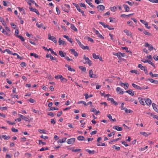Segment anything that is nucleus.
Listing matches in <instances>:
<instances>
[{"label":"nucleus","instance_id":"56","mask_svg":"<svg viewBox=\"0 0 158 158\" xmlns=\"http://www.w3.org/2000/svg\"><path fill=\"white\" fill-rule=\"evenodd\" d=\"M126 3H128L130 6H132L134 4V3L131 2L129 1H126L125 2Z\"/></svg>","mask_w":158,"mask_h":158},{"label":"nucleus","instance_id":"25","mask_svg":"<svg viewBox=\"0 0 158 158\" xmlns=\"http://www.w3.org/2000/svg\"><path fill=\"white\" fill-rule=\"evenodd\" d=\"M148 80L151 83L156 84H158V81L155 80L151 78L149 79Z\"/></svg>","mask_w":158,"mask_h":158},{"label":"nucleus","instance_id":"40","mask_svg":"<svg viewBox=\"0 0 158 158\" xmlns=\"http://www.w3.org/2000/svg\"><path fill=\"white\" fill-rule=\"evenodd\" d=\"M112 148L117 150H119L120 148L119 147H117L115 145H114L112 146Z\"/></svg>","mask_w":158,"mask_h":158},{"label":"nucleus","instance_id":"12","mask_svg":"<svg viewBox=\"0 0 158 158\" xmlns=\"http://www.w3.org/2000/svg\"><path fill=\"white\" fill-rule=\"evenodd\" d=\"M145 102L146 103V104L148 106H150L151 105L152 101L149 98H145Z\"/></svg>","mask_w":158,"mask_h":158},{"label":"nucleus","instance_id":"30","mask_svg":"<svg viewBox=\"0 0 158 158\" xmlns=\"http://www.w3.org/2000/svg\"><path fill=\"white\" fill-rule=\"evenodd\" d=\"M2 137L5 140H7L9 139L10 138V136H7L6 135H2Z\"/></svg>","mask_w":158,"mask_h":158},{"label":"nucleus","instance_id":"59","mask_svg":"<svg viewBox=\"0 0 158 158\" xmlns=\"http://www.w3.org/2000/svg\"><path fill=\"white\" fill-rule=\"evenodd\" d=\"M68 69L69 71H75V70L74 69L72 68L70 66H69V67H68Z\"/></svg>","mask_w":158,"mask_h":158},{"label":"nucleus","instance_id":"14","mask_svg":"<svg viewBox=\"0 0 158 158\" xmlns=\"http://www.w3.org/2000/svg\"><path fill=\"white\" fill-rule=\"evenodd\" d=\"M95 33L97 35V36L102 39H104V37L97 30H95Z\"/></svg>","mask_w":158,"mask_h":158},{"label":"nucleus","instance_id":"16","mask_svg":"<svg viewBox=\"0 0 158 158\" xmlns=\"http://www.w3.org/2000/svg\"><path fill=\"white\" fill-rule=\"evenodd\" d=\"M18 115L19 116H20L21 118L24 120L25 121H29V119L27 117H25L21 114H19Z\"/></svg>","mask_w":158,"mask_h":158},{"label":"nucleus","instance_id":"51","mask_svg":"<svg viewBox=\"0 0 158 158\" xmlns=\"http://www.w3.org/2000/svg\"><path fill=\"white\" fill-rule=\"evenodd\" d=\"M40 138L44 139H48V136H44L43 135H41Z\"/></svg>","mask_w":158,"mask_h":158},{"label":"nucleus","instance_id":"47","mask_svg":"<svg viewBox=\"0 0 158 158\" xmlns=\"http://www.w3.org/2000/svg\"><path fill=\"white\" fill-rule=\"evenodd\" d=\"M7 109V107L6 106L2 107L0 106V110L3 111L4 110H6Z\"/></svg>","mask_w":158,"mask_h":158},{"label":"nucleus","instance_id":"15","mask_svg":"<svg viewBox=\"0 0 158 158\" xmlns=\"http://www.w3.org/2000/svg\"><path fill=\"white\" fill-rule=\"evenodd\" d=\"M58 43L60 45H66L65 42L64 40H62L60 38H59Z\"/></svg>","mask_w":158,"mask_h":158},{"label":"nucleus","instance_id":"48","mask_svg":"<svg viewBox=\"0 0 158 158\" xmlns=\"http://www.w3.org/2000/svg\"><path fill=\"white\" fill-rule=\"evenodd\" d=\"M99 23L100 24L102 25L104 28L106 27V26L108 25L107 24H105L103 23L102 22H99Z\"/></svg>","mask_w":158,"mask_h":158},{"label":"nucleus","instance_id":"20","mask_svg":"<svg viewBox=\"0 0 158 158\" xmlns=\"http://www.w3.org/2000/svg\"><path fill=\"white\" fill-rule=\"evenodd\" d=\"M138 99L139 101L141 104L143 105H145L143 98L139 97L138 98Z\"/></svg>","mask_w":158,"mask_h":158},{"label":"nucleus","instance_id":"58","mask_svg":"<svg viewBox=\"0 0 158 158\" xmlns=\"http://www.w3.org/2000/svg\"><path fill=\"white\" fill-rule=\"evenodd\" d=\"M5 51L6 52H7L8 54H12V51H10L8 49H5Z\"/></svg>","mask_w":158,"mask_h":158},{"label":"nucleus","instance_id":"60","mask_svg":"<svg viewBox=\"0 0 158 158\" xmlns=\"http://www.w3.org/2000/svg\"><path fill=\"white\" fill-rule=\"evenodd\" d=\"M125 110V112L127 113H131L132 112V111L131 110H127L126 108H125V110Z\"/></svg>","mask_w":158,"mask_h":158},{"label":"nucleus","instance_id":"13","mask_svg":"<svg viewBox=\"0 0 158 158\" xmlns=\"http://www.w3.org/2000/svg\"><path fill=\"white\" fill-rule=\"evenodd\" d=\"M113 55H114L117 56L119 59L120 60H123V58H122L121 57H120V55H120V52H118L117 53L113 52Z\"/></svg>","mask_w":158,"mask_h":158},{"label":"nucleus","instance_id":"44","mask_svg":"<svg viewBox=\"0 0 158 158\" xmlns=\"http://www.w3.org/2000/svg\"><path fill=\"white\" fill-rule=\"evenodd\" d=\"M36 26L37 27L39 28H41V27H42L43 24L42 23H41L40 24H39L38 23H36Z\"/></svg>","mask_w":158,"mask_h":158},{"label":"nucleus","instance_id":"35","mask_svg":"<svg viewBox=\"0 0 158 158\" xmlns=\"http://www.w3.org/2000/svg\"><path fill=\"white\" fill-rule=\"evenodd\" d=\"M59 53L61 57H63L65 56V55L62 51H59Z\"/></svg>","mask_w":158,"mask_h":158},{"label":"nucleus","instance_id":"57","mask_svg":"<svg viewBox=\"0 0 158 158\" xmlns=\"http://www.w3.org/2000/svg\"><path fill=\"white\" fill-rule=\"evenodd\" d=\"M48 115L51 116L52 117L54 116V114L52 112H48Z\"/></svg>","mask_w":158,"mask_h":158},{"label":"nucleus","instance_id":"27","mask_svg":"<svg viewBox=\"0 0 158 158\" xmlns=\"http://www.w3.org/2000/svg\"><path fill=\"white\" fill-rule=\"evenodd\" d=\"M71 28L74 31H77V29L75 27L74 25L73 24H71Z\"/></svg>","mask_w":158,"mask_h":158},{"label":"nucleus","instance_id":"5","mask_svg":"<svg viewBox=\"0 0 158 158\" xmlns=\"http://www.w3.org/2000/svg\"><path fill=\"white\" fill-rule=\"evenodd\" d=\"M140 21L141 23H142L143 24H144L145 25V27L146 28H147L148 29L150 28L151 27L150 26H149V27L148 26V24L147 22L143 20H142V19L140 20Z\"/></svg>","mask_w":158,"mask_h":158},{"label":"nucleus","instance_id":"18","mask_svg":"<svg viewBox=\"0 0 158 158\" xmlns=\"http://www.w3.org/2000/svg\"><path fill=\"white\" fill-rule=\"evenodd\" d=\"M123 6L125 11L128 12L130 11V7L127 5L124 4L123 5Z\"/></svg>","mask_w":158,"mask_h":158},{"label":"nucleus","instance_id":"23","mask_svg":"<svg viewBox=\"0 0 158 158\" xmlns=\"http://www.w3.org/2000/svg\"><path fill=\"white\" fill-rule=\"evenodd\" d=\"M70 51L75 56H78L77 52L75 51L74 49H71Z\"/></svg>","mask_w":158,"mask_h":158},{"label":"nucleus","instance_id":"54","mask_svg":"<svg viewBox=\"0 0 158 158\" xmlns=\"http://www.w3.org/2000/svg\"><path fill=\"white\" fill-rule=\"evenodd\" d=\"M38 131L41 133H45V131L44 130L39 129Z\"/></svg>","mask_w":158,"mask_h":158},{"label":"nucleus","instance_id":"24","mask_svg":"<svg viewBox=\"0 0 158 158\" xmlns=\"http://www.w3.org/2000/svg\"><path fill=\"white\" fill-rule=\"evenodd\" d=\"M124 32L128 36H130L131 35V33L130 31L128 30H124Z\"/></svg>","mask_w":158,"mask_h":158},{"label":"nucleus","instance_id":"22","mask_svg":"<svg viewBox=\"0 0 158 158\" xmlns=\"http://www.w3.org/2000/svg\"><path fill=\"white\" fill-rule=\"evenodd\" d=\"M63 36L65 38L69 41L71 43H72L73 42V40L70 38H69V37L66 35H64Z\"/></svg>","mask_w":158,"mask_h":158},{"label":"nucleus","instance_id":"36","mask_svg":"<svg viewBox=\"0 0 158 158\" xmlns=\"http://www.w3.org/2000/svg\"><path fill=\"white\" fill-rule=\"evenodd\" d=\"M99 56V55H97L95 53L93 54V58L95 59H98Z\"/></svg>","mask_w":158,"mask_h":158},{"label":"nucleus","instance_id":"62","mask_svg":"<svg viewBox=\"0 0 158 158\" xmlns=\"http://www.w3.org/2000/svg\"><path fill=\"white\" fill-rule=\"evenodd\" d=\"M120 57H121V56L123 57H125L126 56L125 54L124 53H122L120 52Z\"/></svg>","mask_w":158,"mask_h":158},{"label":"nucleus","instance_id":"28","mask_svg":"<svg viewBox=\"0 0 158 158\" xmlns=\"http://www.w3.org/2000/svg\"><path fill=\"white\" fill-rule=\"evenodd\" d=\"M66 139V138L64 139H62L59 140L58 141V143H63L65 142Z\"/></svg>","mask_w":158,"mask_h":158},{"label":"nucleus","instance_id":"31","mask_svg":"<svg viewBox=\"0 0 158 158\" xmlns=\"http://www.w3.org/2000/svg\"><path fill=\"white\" fill-rule=\"evenodd\" d=\"M86 151L88 152L89 154H94L95 153V151L94 150L91 151L89 149L85 150Z\"/></svg>","mask_w":158,"mask_h":158},{"label":"nucleus","instance_id":"26","mask_svg":"<svg viewBox=\"0 0 158 158\" xmlns=\"http://www.w3.org/2000/svg\"><path fill=\"white\" fill-rule=\"evenodd\" d=\"M77 139L79 141L85 140V138L84 137L81 136H78L77 137Z\"/></svg>","mask_w":158,"mask_h":158},{"label":"nucleus","instance_id":"63","mask_svg":"<svg viewBox=\"0 0 158 158\" xmlns=\"http://www.w3.org/2000/svg\"><path fill=\"white\" fill-rule=\"evenodd\" d=\"M11 131L14 132H17L18 131V130L17 129H15V128H12L11 129Z\"/></svg>","mask_w":158,"mask_h":158},{"label":"nucleus","instance_id":"11","mask_svg":"<svg viewBox=\"0 0 158 158\" xmlns=\"http://www.w3.org/2000/svg\"><path fill=\"white\" fill-rule=\"evenodd\" d=\"M152 105L155 111L158 113V106L154 103H152Z\"/></svg>","mask_w":158,"mask_h":158},{"label":"nucleus","instance_id":"41","mask_svg":"<svg viewBox=\"0 0 158 158\" xmlns=\"http://www.w3.org/2000/svg\"><path fill=\"white\" fill-rule=\"evenodd\" d=\"M140 134L143 135L145 137H148L149 135L145 132H140Z\"/></svg>","mask_w":158,"mask_h":158},{"label":"nucleus","instance_id":"2","mask_svg":"<svg viewBox=\"0 0 158 158\" xmlns=\"http://www.w3.org/2000/svg\"><path fill=\"white\" fill-rule=\"evenodd\" d=\"M55 78L57 79H60L61 81L63 82H66L67 81V80L66 78L63 77L61 75L56 76Z\"/></svg>","mask_w":158,"mask_h":158},{"label":"nucleus","instance_id":"43","mask_svg":"<svg viewBox=\"0 0 158 158\" xmlns=\"http://www.w3.org/2000/svg\"><path fill=\"white\" fill-rule=\"evenodd\" d=\"M143 33L146 35H151V34L149 33V32H148L146 30H144L143 31Z\"/></svg>","mask_w":158,"mask_h":158},{"label":"nucleus","instance_id":"42","mask_svg":"<svg viewBox=\"0 0 158 158\" xmlns=\"http://www.w3.org/2000/svg\"><path fill=\"white\" fill-rule=\"evenodd\" d=\"M130 72L131 73H135L136 74H139L138 71L136 70H131Z\"/></svg>","mask_w":158,"mask_h":158},{"label":"nucleus","instance_id":"33","mask_svg":"<svg viewBox=\"0 0 158 158\" xmlns=\"http://www.w3.org/2000/svg\"><path fill=\"white\" fill-rule=\"evenodd\" d=\"M1 22H2V24L4 26L6 27L7 26L6 23L5 22V20L3 18H2L1 20Z\"/></svg>","mask_w":158,"mask_h":158},{"label":"nucleus","instance_id":"10","mask_svg":"<svg viewBox=\"0 0 158 158\" xmlns=\"http://www.w3.org/2000/svg\"><path fill=\"white\" fill-rule=\"evenodd\" d=\"M98 11H102L105 9V6L103 5H99L97 6Z\"/></svg>","mask_w":158,"mask_h":158},{"label":"nucleus","instance_id":"3","mask_svg":"<svg viewBox=\"0 0 158 158\" xmlns=\"http://www.w3.org/2000/svg\"><path fill=\"white\" fill-rule=\"evenodd\" d=\"M145 46L146 47H148V49L150 51H152L153 49L156 50V49L154 48L151 44H149L147 42H146L145 43Z\"/></svg>","mask_w":158,"mask_h":158},{"label":"nucleus","instance_id":"19","mask_svg":"<svg viewBox=\"0 0 158 158\" xmlns=\"http://www.w3.org/2000/svg\"><path fill=\"white\" fill-rule=\"evenodd\" d=\"M126 93H128L130 95L133 96L134 95L135 93L132 91L131 89H129L125 92Z\"/></svg>","mask_w":158,"mask_h":158},{"label":"nucleus","instance_id":"53","mask_svg":"<svg viewBox=\"0 0 158 158\" xmlns=\"http://www.w3.org/2000/svg\"><path fill=\"white\" fill-rule=\"evenodd\" d=\"M97 145L98 146H105V144L104 143H98L97 144Z\"/></svg>","mask_w":158,"mask_h":158},{"label":"nucleus","instance_id":"4","mask_svg":"<svg viewBox=\"0 0 158 158\" xmlns=\"http://www.w3.org/2000/svg\"><path fill=\"white\" fill-rule=\"evenodd\" d=\"M48 39L49 40L52 41L55 43H56L57 42V40L56 38L53 36H51L50 33H49L48 34Z\"/></svg>","mask_w":158,"mask_h":158},{"label":"nucleus","instance_id":"38","mask_svg":"<svg viewBox=\"0 0 158 158\" xmlns=\"http://www.w3.org/2000/svg\"><path fill=\"white\" fill-rule=\"evenodd\" d=\"M79 68L81 69L82 71L85 72L86 70V68L85 67L80 66L79 67Z\"/></svg>","mask_w":158,"mask_h":158},{"label":"nucleus","instance_id":"52","mask_svg":"<svg viewBox=\"0 0 158 158\" xmlns=\"http://www.w3.org/2000/svg\"><path fill=\"white\" fill-rule=\"evenodd\" d=\"M122 49H123L125 50L127 52H129L130 51L129 50H128V48L127 47H122Z\"/></svg>","mask_w":158,"mask_h":158},{"label":"nucleus","instance_id":"55","mask_svg":"<svg viewBox=\"0 0 158 158\" xmlns=\"http://www.w3.org/2000/svg\"><path fill=\"white\" fill-rule=\"evenodd\" d=\"M115 132L113 131V132H112L111 133H110V134H108V136L109 137H111L112 136V135H115Z\"/></svg>","mask_w":158,"mask_h":158},{"label":"nucleus","instance_id":"8","mask_svg":"<svg viewBox=\"0 0 158 158\" xmlns=\"http://www.w3.org/2000/svg\"><path fill=\"white\" fill-rule=\"evenodd\" d=\"M116 91L119 94H123L124 93V91H123V89L121 88L118 87L116 88Z\"/></svg>","mask_w":158,"mask_h":158},{"label":"nucleus","instance_id":"21","mask_svg":"<svg viewBox=\"0 0 158 158\" xmlns=\"http://www.w3.org/2000/svg\"><path fill=\"white\" fill-rule=\"evenodd\" d=\"M132 86L135 89L139 90H140L142 89V88L139 86L137 85L134 83H132Z\"/></svg>","mask_w":158,"mask_h":158},{"label":"nucleus","instance_id":"49","mask_svg":"<svg viewBox=\"0 0 158 158\" xmlns=\"http://www.w3.org/2000/svg\"><path fill=\"white\" fill-rule=\"evenodd\" d=\"M77 103L78 104L83 103L85 106H87V103H86V102H85L83 101H80V102H79Z\"/></svg>","mask_w":158,"mask_h":158},{"label":"nucleus","instance_id":"61","mask_svg":"<svg viewBox=\"0 0 158 158\" xmlns=\"http://www.w3.org/2000/svg\"><path fill=\"white\" fill-rule=\"evenodd\" d=\"M127 23L128 24H129L130 26H132L133 27H134L133 26V23L132 21H129L127 22Z\"/></svg>","mask_w":158,"mask_h":158},{"label":"nucleus","instance_id":"7","mask_svg":"<svg viewBox=\"0 0 158 158\" xmlns=\"http://www.w3.org/2000/svg\"><path fill=\"white\" fill-rule=\"evenodd\" d=\"M43 48L45 50H47L48 51H50L51 52V53L52 54H53L55 55L56 56H57L56 53V52H54L53 51V50H52L51 48H49L48 49L47 48H46L44 47H43Z\"/></svg>","mask_w":158,"mask_h":158},{"label":"nucleus","instance_id":"9","mask_svg":"<svg viewBox=\"0 0 158 158\" xmlns=\"http://www.w3.org/2000/svg\"><path fill=\"white\" fill-rule=\"evenodd\" d=\"M75 139L74 138H72L68 139L67 141V143L69 144H73L75 141Z\"/></svg>","mask_w":158,"mask_h":158},{"label":"nucleus","instance_id":"46","mask_svg":"<svg viewBox=\"0 0 158 158\" xmlns=\"http://www.w3.org/2000/svg\"><path fill=\"white\" fill-rule=\"evenodd\" d=\"M17 37L19 39H20L22 41H24L25 40L24 39L23 36L20 35H17Z\"/></svg>","mask_w":158,"mask_h":158},{"label":"nucleus","instance_id":"64","mask_svg":"<svg viewBox=\"0 0 158 158\" xmlns=\"http://www.w3.org/2000/svg\"><path fill=\"white\" fill-rule=\"evenodd\" d=\"M28 101L31 103H33L35 102V100L31 98H30L29 99Z\"/></svg>","mask_w":158,"mask_h":158},{"label":"nucleus","instance_id":"45","mask_svg":"<svg viewBox=\"0 0 158 158\" xmlns=\"http://www.w3.org/2000/svg\"><path fill=\"white\" fill-rule=\"evenodd\" d=\"M148 63L149 64H151L153 67L155 68L156 67L154 64L153 63H152L151 60H148Z\"/></svg>","mask_w":158,"mask_h":158},{"label":"nucleus","instance_id":"32","mask_svg":"<svg viewBox=\"0 0 158 158\" xmlns=\"http://www.w3.org/2000/svg\"><path fill=\"white\" fill-rule=\"evenodd\" d=\"M138 67L140 68L141 70H144L146 68L145 67L143 66L141 64H139L138 65Z\"/></svg>","mask_w":158,"mask_h":158},{"label":"nucleus","instance_id":"6","mask_svg":"<svg viewBox=\"0 0 158 158\" xmlns=\"http://www.w3.org/2000/svg\"><path fill=\"white\" fill-rule=\"evenodd\" d=\"M29 9L31 11L35 12L38 15H40L38 10L35 8H33L32 7H30Z\"/></svg>","mask_w":158,"mask_h":158},{"label":"nucleus","instance_id":"17","mask_svg":"<svg viewBox=\"0 0 158 158\" xmlns=\"http://www.w3.org/2000/svg\"><path fill=\"white\" fill-rule=\"evenodd\" d=\"M113 128L114 129L119 131H121L123 130V128L122 127H119L118 126H114Z\"/></svg>","mask_w":158,"mask_h":158},{"label":"nucleus","instance_id":"1","mask_svg":"<svg viewBox=\"0 0 158 158\" xmlns=\"http://www.w3.org/2000/svg\"><path fill=\"white\" fill-rule=\"evenodd\" d=\"M83 58L85 60V61L83 62L84 64H88L89 66L91 65L92 64L91 61L89 60L88 57L86 56L85 55H84Z\"/></svg>","mask_w":158,"mask_h":158},{"label":"nucleus","instance_id":"39","mask_svg":"<svg viewBox=\"0 0 158 158\" xmlns=\"http://www.w3.org/2000/svg\"><path fill=\"white\" fill-rule=\"evenodd\" d=\"M117 9V7L115 6L112 7L110 8L111 10L113 12H115Z\"/></svg>","mask_w":158,"mask_h":158},{"label":"nucleus","instance_id":"34","mask_svg":"<svg viewBox=\"0 0 158 158\" xmlns=\"http://www.w3.org/2000/svg\"><path fill=\"white\" fill-rule=\"evenodd\" d=\"M85 2H87L89 6H91V7H94V6L90 2V1L89 0H85Z\"/></svg>","mask_w":158,"mask_h":158},{"label":"nucleus","instance_id":"29","mask_svg":"<svg viewBox=\"0 0 158 158\" xmlns=\"http://www.w3.org/2000/svg\"><path fill=\"white\" fill-rule=\"evenodd\" d=\"M8 31L4 30V29H3L2 31V32L5 35L8 36H10V34L8 33Z\"/></svg>","mask_w":158,"mask_h":158},{"label":"nucleus","instance_id":"50","mask_svg":"<svg viewBox=\"0 0 158 158\" xmlns=\"http://www.w3.org/2000/svg\"><path fill=\"white\" fill-rule=\"evenodd\" d=\"M121 143L126 147L129 146V145L127 143V142L125 141H121Z\"/></svg>","mask_w":158,"mask_h":158},{"label":"nucleus","instance_id":"37","mask_svg":"<svg viewBox=\"0 0 158 158\" xmlns=\"http://www.w3.org/2000/svg\"><path fill=\"white\" fill-rule=\"evenodd\" d=\"M30 55L31 56H34L35 58H38L39 56L36 54L35 53H30Z\"/></svg>","mask_w":158,"mask_h":158}]
</instances>
